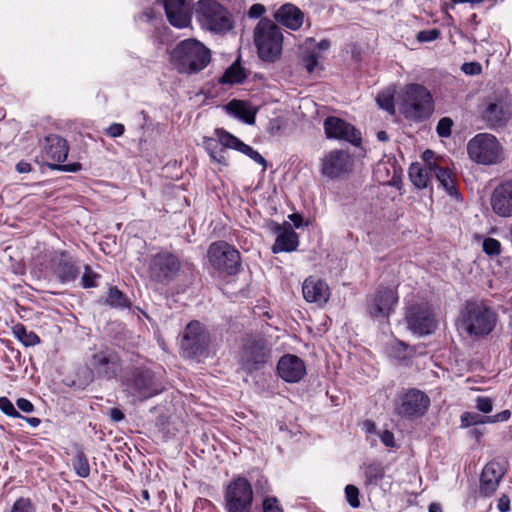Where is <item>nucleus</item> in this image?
<instances>
[{"instance_id": "6", "label": "nucleus", "mask_w": 512, "mask_h": 512, "mask_svg": "<svg viewBox=\"0 0 512 512\" xmlns=\"http://www.w3.org/2000/svg\"><path fill=\"white\" fill-rule=\"evenodd\" d=\"M469 158L484 166L496 165L503 160V147L490 133H478L467 143Z\"/></svg>"}, {"instance_id": "55", "label": "nucleus", "mask_w": 512, "mask_h": 512, "mask_svg": "<svg viewBox=\"0 0 512 512\" xmlns=\"http://www.w3.org/2000/svg\"><path fill=\"white\" fill-rule=\"evenodd\" d=\"M380 439L386 447H394L395 446L394 435L392 432H390L388 430H385L381 433Z\"/></svg>"}, {"instance_id": "30", "label": "nucleus", "mask_w": 512, "mask_h": 512, "mask_svg": "<svg viewBox=\"0 0 512 512\" xmlns=\"http://www.w3.org/2000/svg\"><path fill=\"white\" fill-rule=\"evenodd\" d=\"M430 170L433 172V175L436 177L440 186L443 187L446 193L457 202H460L462 197L456 187L455 177L452 172L448 168L441 167L436 163L430 165Z\"/></svg>"}, {"instance_id": "43", "label": "nucleus", "mask_w": 512, "mask_h": 512, "mask_svg": "<svg viewBox=\"0 0 512 512\" xmlns=\"http://www.w3.org/2000/svg\"><path fill=\"white\" fill-rule=\"evenodd\" d=\"M319 54L315 51L308 52L303 55L302 63L305 69L312 73L318 65Z\"/></svg>"}, {"instance_id": "61", "label": "nucleus", "mask_w": 512, "mask_h": 512, "mask_svg": "<svg viewBox=\"0 0 512 512\" xmlns=\"http://www.w3.org/2000/svg\"><path fill=\"white\" fill-rule=\"evenodd\" d=\"M22 418V416L20 417ZM23 419L31 426V427H38L41 423V420L36 417H23Z\"/></svg>"}, {"instance_id": "38", "label": "nucleus", "mask_w": 512, "mask_h": 512, "mask_svg": "<svg viewBox=\"0 0 512 512\" xmlns=\"http://www.w3.org/2000/svg\"><path fill=\"white\" fill-rule=\"evenodd\" d=\"M482 250L490 257L498 256L501 253V243L495 238L487 237L483 240Z\"/></svg>"}, {"instance_id": "16", "label": "nucleus", "mask_w": 512, "mask_h": 512, "mask_svg": "<svg viewBox=\"0 0 512 512\" xmlns=\"http://www.w3.org/2000/svg\"><path fill=\"white\" fill-rule=\"evenodd\" d=\"M398 302V296L392 288H379L367 299V312L374 320L387 319Z\"/></svg>"}, {"instance_id": "20", "label": "nucleus", "mask_w": 512, "mask_h": 512, "mask_svg": "<svg viewBox=\"0 0 512 512\" xmlns=\"http://www.w3.org/2000/svg\"><path fill=\"white\" fill-rule=\"evenodd\" d=\"M270 228L271 231L277 235L275 243L271 248L274 254L292 252L297 249L299 245L298 235L293 230L290 223L284 222L283 224H279L272 222Z\"/></svg>"}, {"instance_id": "42", "label": "nucleus", "mask_w": 512, "mask_h": 512, "mask_svg": "<svg viewBox=\"0 0 512 512\" xmlns=\"http://www.w3.org/2000/svg\"><path fill=\"white\" fill-rule=\"evenodd\" d=\"M453 121L449 117H443L438 121L436 131L440 137H449L452 132Z\"/></svg>"}, {"instance_id": "52", "label": "nucleus", "mask_w": 512, "mask_h": 512, "mask_svg": "<svg viewBox=\"0 0 512 512\" xmlns=\"http://www.w3.org/2000/svg\"><path fill=\"white\" fill-rule=\"evenodd\" d=\"M107 134L112 137V138H116V137H120L123 135L124 131H125V127L123 124L121 123H112L108 128H107Z\"/></svg>"}, {"instance_id": "7", "label": "nucleus", "mask_w": 512, "mask_h": 512, "mask_svg": "<svg viewBox=\"0 0 512 512\" xmlns=\"http://www.w3.org/2000/svg\"><path fill=\"white\" fill-rule=\"evenodd\" d=\"M271 348L260 335H249L242 340L239 363L247 373L259 371L269 362Z\"/></svg>"}, {"instance_id": "27", "label": "nucleus", "mask_w": 512, "mask_h": 512, "mask_svg": "<svg viewBox=\"0 0 512 512\" xmlns=\"http://www.w3.org/2000/svg\"><path fill=\"white\" fill-rule=\"evenodd\" d=\"M302 292L306 301L319 305L325 304L330 297L328 285L323 280L314 277L305 279Z\"/></svg>"}, {"instance_id": "47", "label": "nucleus", "mask_w": 512, "mask_h": 512, "mask_svg": "<svg viewBox=\"0 0 512 512\" xmlns=\"http://www.w3.org/2000/svg\"><path fill=\"white\" fill-rule=\"evenodd\" d=\"M440 37V30L437 28L422 30L417 33L416 39L419 42H432Z\"/></svg>"}, {"instance_id": "2", "label": "nucleus", "mask_w": 512, "mask_h": 512, "mask_svg": "<svg viewBox=\"0 0 512 512\" xmlns=\"http://www.w3.org/2000/svg\"><path fill=\"white\" fill-rule=\"evenodd\" d=\"M496 313L483 302L467 301L460 313V327L471 336H486L496 326Z\"/></svg>"}, {"instance_id": "24", "label": "nucleus", "mask_w": 512, "mask_h": 512, "mask_svg": "<svg viewBox=\"0 0 512 512\" xmlns=\"http://www.w3.org/2000/svg\"><path fill=\"white\" fill-rule=\"evenodd\" d=\"M54 274L61 283L74 281L79 275V269L67 252H55L51 258Z\"/></svg>"}, {"instance_id": "15", "label": "nucleus", "mask_w": 512, "mask_h": 512, "mask_svg": "<svg viewBox=\"0 0 512 512\" xmlns=\"http://www.w3.org/2000/svg\"><path fill=\"white\" fill-rule=\"evenodd\" d=\"M209 342L205 327L199 321H191L182 333L180 348L185 357L194 358L206 352Z\"/></svg>"}, {"instance_id": "49", "label": "nucleus", "mask_w": 512, "mask_h": 512, "mask_svg": "<svg viewBox=\"0 0 512 512\" xmlns=\"http://www.w3.org/2000/svg\"><path fill=\"white\" fill-rule=\"evenodd\" d=\"M476 408L482 413H489L492 411V400L487 396H478L475 399Z\"/></svg>"}, {"instance_id": "34", "label": "nucleus", "mask_w": 512, "mask_h": 512, "mask_svg": "<svg viewBox=\"0 0 512 512\" xmlns=\"http://www.w3.org/2000/svg\"><path fill=\"white\" fill-rule=\"evenodd\" d=\"M247 78L245 70L238 61L234 62L222 75L220 82L222 84L242 83Z\"/></svg>"}, {"instance_id": "8", "label": "nucleus", "mask_w": 512, "mask_h": 512, "mask_svg": "<svg viewBox=\"0 0 512 512\" xmlns=\"http://www.w3.org/2000/svg\"><path fill=\"white\" fill-rule=\"evenodd\" d=\"M194 12L197 21L206 30L227 32L233 26L227 9L215 0H199Z\"/></svg>"}, {"instance_id": "1", "label": "nucleus", "mask_w": 512, "mask_h": 512, "mask_svg": "<svg viewBox=\"0 0 512 512\" xmlns=\"http://www.w3.org/2000/svg\"><path fill=\"white\" fill-rule=\"evenodd\" d=\"M210 61V50L194 38L180 41L171 52V62L181 74H196L205 69Z\"/></svg>"}, {"instance_id": "25", "label": "nucleus", "mask_w": 512, "mask_h": 512, "mask_svg": "<svg viewBox=\"0 0 512 512\" xmlns=\"http://www.w3.org/2000/svg\"><path fill=\"white\" fill-rule=\"evenodd\" d=\"M164 9L172 26L185 28L190 25L191 12L186 0H164Z\"/></svg>"}, {"instance_id": "26", "label": "nucleus", "mask_w": 512, "mask_h": 512, "mask_svg": "<svg viewBox=\"0 0 512 512\" xmlns=\"http://www.w3.org/2000/svg\"><path fill=\"white\" fill-rule=\"evenodd\" d=\"M217 136L220 137V140L222 143L226 146H228L230 149H235L245 155H247L249 158H251L256 163L263 166V170L267 168V161L265 158L259 154L256 150H254L251 146L245 144L243 141H241L236 136L232 135L231 133L222 130L217 129L216 130Z\"/></svg>"}, {"instance_id": "62", "label": "nucleus", "mask_w": 512, "mask_h": 512, "mask_svg": "<svg viewBox=\"0 0 512 512\" xmlns=\"http://www.w3.org/2000/svg\"><path fill=\"white\" fill-rule=\"evenodd\" d=\"M290 218H291V220L293 221L294 226H295L296 228H299V227L301 226V224H302V218H301V216H300V215H298V214H292V215L290 216Z\"/></svg>"}, {"instance_id": "23", "label": "nucleus", "mask_w": 512, "mask_h": 512, "mask_svg": "<svg viewBox=\"0 0 512 512\" xmlns=\"http://www.w3.org/2000/svg\"><path fill=\"white\" fill-rule=\"evenodd\" d=\"M351 165L350 156L343 150H332L322 160L323 175L333 179L347 173Z\"/></svg>"}, {"instance_id": "45", "label": "nucleus", "mask_w": 512, "mask_h": 512, "mask_svg": "<svg viewBox=\"0 0 512 512\" xmlns=\"http://www.w3.org/2000/svg\"><path fill=\"white\" fill-rule=\"evenodd\" d=\"M100 276L95 273L89 266H85V271L83 273V276L81 278V285L83 288H91L95 287V280L98 279Z\"/></svg>"}, {"instance_id": "21", "label": "nucleus", "mask_w": 512, "mask_h": 512, "mask_svg": "<svg viewBox=\"0 0 512 512\" xmlns=\"http://www.w3.org/2000/svg\"><path fill=\"white\" fill-rule=\"evenodd\" d=\"M506 473L503 465L495 460L488 462L481 473L479 493L483 497H491L497 490Z\"/></svg>"}, {"instance_id": "64", "label": "nucleus", "mask_w": 512, "mask_h": 512, "mask_svg": "<svg viewBox=\"0 0 512 512\" xmlns=\"http://www.w3.org/2000/svg\"><path fill=\"white\" fill-rule=\"evenodd\" d=\"M429 512H442V510L438 504L432 503L429 505Z\"/></svg>"}, {"instance_id": "57", "label": "nucleus", "mask_w": 512, "mask_h": 512, "mask_svg": "<svg viewBox=\"0 0 512 512\" xmlns=\"http://www.w3.org/2000/svg\"><path fill=\"white\" fill-rule=\"evenodd\" d=\"M499 511L501 512H507L509 511L510 509V499L508 496L506 495H503L502 497L499 498L498 500V505H497Z\"/></svg>"}, {"instance_id": "56", "label": "nucleus", "mask_w": 512, "mask_h": 512, "mask_svg": "<svg viewBox=\"0 0 512 512\" xmlns=\"http://www.w3.org/2000/svg\"><path fill=\"white\" fill-rule=\"evenodd\" d=\"M265 12V7L262 4H253L249 9V16L252 18H258Z\"/></svg>"}, {"instance_id": "13", "label": "nucleus", "mask_w": 512, "mask_h": 512, "mask_svg": "<svg viewBox=\"0 0 512 512\" xmlns=\"http://www.w3.org/2000/svg\"><path fill=\"white\" fill-rule=\"evenodd\" d=\"M227 512H250L253 502V489L244 477H237L225 490Z\"/></svg>"}, {"instance_id": "63", "label": "nucleus", "mask_w": 512, "mask_h": 512, "mask_svg": "<svg viewBox=\"0 0 512 512\" xmlns=\"http://www.w3.org/2000/svg\"><path fill=\"white\" fill-rule=\"evenodd\" d=\"M232 106H237V107H240L241 110H237L236 111V114L239 116V117H243L242 116V110H243V105L241 104L240 101H236V100H233L229 103L228 107H232Z\"/></svg>"}, {"instance_id": "41", "label": "nucleus", "mask_w": 512, "mask_h": 512, "mask_svg": "<svg viewBox=\"0 0 512 512\" xmlns=\"http://www.w3.org/2000/svg\"><path fill=\"white\" fill-rule=\"evenodd\" d=\"M345 497L352 508H358L360 506L359 489L356 486L352 484L347 485L345 487Z\"/></svg>"}, {"instance_id": "39", "label": "nucleus", "mask_w": 512, "mask_h": 512, "mask_svg": "<svg viewBox=\"0 0 512 512\" xmlns=\"http://www.w3.org/2000/svg\"><path fill=\"white\" fill-rule=\"evenodd\" d=\"M379 107L391 114L395 112L394 98L391 93L383 92L376 97Z\"/></svg>"}, {"instance_id": "14", "label": "nucleus", "mask_w": 512, "mask_h": 512, "mask_svg": "<svg viewBox=\"0 0 512 512\" xmlns=\"http://www.w3.org/2000/svg\"><path fill=\"white\" fill-rule=\"evenodd\" d=\"M405 319L408 328L420 336L433 333L437 327L435 315L427 302L410 304L406 308Z\"/></svg>"}, {"instance_id": "46", "label": "nucleus", "mask_w": 512, "mask_h": 512, "mask_svg": "<svg viewBox=\"0 0 512 512\" xmlns=\"http://www.w3.org/2000/svg\"><path fill=\"white\" fill-rule=\"evenodd\" d=\"M11 512H35V509L29 498H19L13 504Z\"/></svg>"}, {"instance_id": "31", "label": "nucleus", "mask_w": 512, "mask_h": 512, "mask_svg": "<svg viewBox=\"0 0 512 512\" xmlns=\"http://www.w3.org/2000/svg\"><path fill=\"white\" fill-rule=\"evenodd\" d=\"M204 146L213 162H217L225 166L227 165L226 149L229 147L222 143L219 136L218 140L213 138L205 139Z\"/></svg>"}, {"instance_id": "44", "label": "nucleus", "mask_w": 512, "mask_h": 512, "mask_svg": "<svg viewBox=\"0 0 512 512\" xmlns=\"http://www.w3.org/2000/svg\"><path fill=\"white\" fill-rule=\"evenodd\" d=\"M0 410L7 416L20 418L21 414L14 407L13 403L7 397H0Z\"/></svg>"}, {"instance_id": "11", "label": "nucleus", "mask_w": 512, "mask_h": 512, "mask_svg": "<svg viewBox=\"0 0 512 512\" xmlns=\"http://www.w3.org/2000/svg\"><path fill=\"white\" fill-rule=\"evenodd\" d=\"M207 257L219 273L235 275L240 271V253L225 241L213 242L208 248Z\"/></svg>"}, {"instance_id": "53", "label": "nucleus", "mask_w": 512, "mask_h": 512, "mask_svg": "<svg viewBox=\"0 0 512 512\" xmlns=\"http://www.w3.org/2000/svg\"><path fill=\"white\" fill-rule=\"evenodd\" d=\"M510 416L511 412L509 410H503L496 415L486 417V419L489 423L504 422L507 421Z\"/></svg>"}, {"instance_id": "60", "label": "nucleus", "mask_w": 512, "mask_h": 512, "mask_svg": "<svg viewBox=\"0 0 512 512\" xmlns=\"http://www.w3.org/2000/svg\"><path fill=\"white\" fill-rule=\"evenodd\" d=\"M330 47H331V42L327 39H323L317 44V48L320 52L327 51Z\"/></svg>"}, {"instance_id": "22", "label": "nucleus", "mask_w": 512, "mask_h": 512, "mask_svg": "<svg viewBox=\"0 0 512 512\" xmlns=\"http://www.w3.org/2000/svg\"><path fill=\"white\" fill-rule=\"evenodd\" d=\"M278 375L288 383H297L306 374L304 361L296 355L285 354L277 363Z\"/></svg>"}, {"instance_id": "59", "label": "nucleus", "mask_w": 512, "mask_h": 512, "mask_svg": "<svg viewBox=\"0 0 512 512\" xmlns=\"http://www.w3.org/2000/svg\"><path fill=\"white\" fill-rule=\"evenodd\" d=\"M16 170L19 173H28L32 170V167L30 163L22 160L16 164Z\"/></svg>"}, {"instance_id": "50", "label": "nucleus", "mask_w": 512, "mask_h": 512, "mask_svg": "<svg viewBox=\"0 0 512 512\" xmlns=\"http://www.w3.org/2000/svg\"><path fill=\"white\" fill-rule=\"evenodd\" d=\"M51 169L53 170H58V171H62V172H78L79 170H81V164L76 162V163H69V164H60V163H57L56 164H51L49 165Z\"/></svg>"}, {"instance_id": "33", "label": "nucleus", "mask_w": 512, "mask_h": 512, "mask_svg": "<svg viewBox=\"0 0 512 512\" xmlns=\"http://www.w3.org/2000/svg\"><path fill=\"white\" fill-rule=\"evenodd\" d=\"M105 302L112 308L116 309H126L131 306L129 298L117 287L109 288Z\"/></svg>"}, {"instance_id": "40", "label": "nucleus", "mask_w": 512, "mask_h": 512, "mask_svg": "<svg viewBox=\"0 0 512 512\" xmlns=\"http://www.w3.org/2000/svg\"><path fill=\"white\" fill-rule=\"evenodd\" d=\"M487 416L480 415L476 412H465L461 416L463 426H472L477 424L489 423L486 419Z\"/></svg>"}, {"instance_id": "36", "label": "nucleus", "mask_w": 512, "mask_h": 512, "mask_svg": "<svg viewBox=\"0 0 512 512\" xmlns=\"http://www.w3.org/2000/svg\"><path fill=\"white\" fill-rule=\"evenodd\" d=\"M13 333L25 346H34L40 342L39 337L32 331H28L22 324L13 327Z\"/></svg>"}, {"instance_id": "32", "label": "nucleus", "mask_w": 512, "mask_h": 512, "mask_svg": "<svg viewBox=\"0 0 512 512\" xmlns=\"http://www.w3.org/2000/svg\"><path fill=\"white\" fill-rule=\"evenodd\" d=\"M433 163H428V167H422L420 164H411L409 168V177L411 182L418 189H424L428 186V182L430 180V174L433 172L430 170V165Z\"/></svg>"}, {"instance_id": "29", "label": "nucleus", "mask_w": 512, "mask_h": 512, "mask_svg": "<svg viewBox=\"0 0 512 512\" xmlns=\"http://www.w3.org/2000/svg\"><path fill=\"white\" fill-rule=\"evenodd\" d=\"M68 151L69 147L64 138L55 134H51L45 138L43 152L46 158L61 163L66 160Z\"/></svg>"}, {"instance_id": "28", "label": "nucleus", "mask_w": 512, "mask_h": 512, "mask_svg": "<svg viewBox=\"0 0 512 512\" xmlns=\"http://www.w3.org/2000/svg\"><path fill=\"white\" fill-rule=\"evenodd\" d=\"M275 20L281 25L291 30H298L304 20L303 12L293 4L282 5L275 13Z\"/></svg>"}, {"instance_id": "18", "label": "nucleus", "mask_w": 512, "mask_h": 512, "mask_svg": "<svg viewBox=\"0 0 512 512\" xmlns=\"http://www.w3.org/2000/svg\"><path fill=\"white\" fill-rule=\"evenodd\" d=\"M324 130L327 138L344 140L354 146L361 144V133L350 123L341 118L330 116L324 121Z\"/></svg>"}, {"instance_id": "19", "label": "nucleus", "mask_w": 512, "mask_h": 512, "mask_svg": "<svg viewBox=\"0 0 512 512\" xmlns=\"http://www.w3.org/2000/svg\"><path fill=\"white\" fill-rule=\"evenodd\" d=\"M492 211L499 217H512V177L504 178L490 197Z\"/></svg>"}, {"instance_id": "37", "label": "nucleus", "mask_w": 512, "mask_h": 512, "mask_svg": "<svg viewBox=\"0 0 512 512\" xmlns=\"http://www.w3.org/2000/svg\"><path fill=\"white\" fill-rule=\"evenodd\" d=\"M73 468L76 474L81 478H87L90 475V466L87 456L83 451H78L72 460Z\"/></svg>"}, {"instance_id": "48", "label": "nucleus", "mask_w": 512, "mask_h": 512, "mask_svg": "<svg viewBox=\"0 0 512 512\" xmlns=\"http://www.w3.org/2000/svg\"><path fill=\"white\" fill-rule=\"evenodd\" d=\"M263 512H283L282 507L276 497H266L263 500Z\"/></svg>"}, {"instance_id": "9", "label": "nucleus", "mask_w": 512, "mask_h": 512, "mask_svg": "<svg viewBox=\"0 0 512 512\" xmlns=\"http://www.w3.org/2000/svg\"><path fill=\"white\" fill-rule=\"evenodd\" d=\"M121 383L125 391L140 401L149 399L162 391L161 384L148 368H134L130 376L121 379Z\"/></svg>"}, {"instance_id": "58", "label": "nucleus", "mask_w": 512, "mask_h": 512, "mask_svg": "<svg viewBox=\"0 0 512 512\" xmlns=\"http://www.w3.org/2000/svg\"><path fill=\"white\" fill-rule=\"evenodd\" d=\"M110 420L113 422H120L124 419V413L118 408H112L109 411Z\"/></svg>"}, {"instance_id": "35", "label": "nucleus", "mask_w": 512, "mask_h": 512, "mask_svg": "<svg viewBox=\"0 0 512 512\" xmlns=\"http://www.w3.org/2000/svg\"><path fill=\"white\" fill-rule=\"evenodd\" d=\"M365 484L366 485H378L384 478L385 471L384 467L379 462H374L366 466L365 471Z\"/></svg>"}, {"instance_id": "12", "label": "nucleus", "mask_w": 512, "mask_h": 512, "mask_svg": "<svg viewBox=\"0 0 512 512\" xmlns=\"http://www.w3.org/2000/svg\"><path fill=\"white\" fill-rule=\"evenodd\" d=\"M430 406L429 396L416 388L402 390L395 401V414L405 419L425 415Z\"/></svg>"}, {"instance_id": "51", "label": "nucleus", "mask_w": 512, "mask_h": 512, "mask_svg": "<svg viewBox=\"0 0 512 512\" xmlns=\"http://www.w3.org/2000/svg\"><path fill=\"white\" fill-rule=\"evenodd\" d=\"M461 70L466 75H479L482 72V66L478 62H466L462 64Z\"/></svg>"}, {"instance_id": "17", "label": "nucleus", "mask_w": 512, "mask_h": 512, "mask_svg": "<svg viewBox=\"0 0 512 512\" xmlns=\"http://www.w3.org/2000/svg\"><path fill=\"white\" fill-rule=\"evenodd\" d=\"M512 111L509 102L503 97L493 95L486 99L482 117L489 127H503L511 119Z\"/></svg>"}, {"instance_id": "3", "label": "nucleus", "mask_w": 512, "mask_h": 512, "mask_svg": "<svg viewBox=\"0 0 512 512\" xmlns=\"http://www.w3.org/2000/svg\"><path fill=\"white\" fill-rule=\"evenodd\" d=\"M401 113L408 120L423 121L434 111V101L430 91L421 84L411 83L402 92Z\"/></svg>"}, {"instance_id": "5", "label": "nucleus", "mask_w": 512, "mask_h": 512, "mask_svg": "<svg viewBox=\"0 0 512 512\" xmlns=\"http://www.w3.org/2000/svg\"><path fill=\"white\" fill-rule=\"evenodd\" d=\"M254 41L259 57L265 62H274L282 51L283 35L273 21L263 18L254 30Z\"/></svg>"}, {"instance_id": "54", "label": "nucleus", "mask_w": 512, "mask_h": 512, "mask_svg": "<svg viewBox=\"0 0 512 512\" xmlns=\"http://www.w3.org/2000/svg\"><path fill=\"white\" fill-rule=\"evenodd\" d=\"M16 405L21 411L25 413H31L34 410L33 404L25 398H19L16 401Z\"/></svg>"}, {"instance_id": "10", "label": "nucleus", "mask_w": 512, "mask_h": 512, "mask_svg": "<svg viewBox=\"0 0 512 512\" xmlns=\"http://www.w3.org/2000/svg\"><path fill=\"white\" fill-rule=\"evenodd\" d=\"M180 269V259L169 251H160L152 255L148 262L149 279L161 285H168L174 281Z\"/></svg>"}, {"instance_id": "4", "label": "nucleus", "mask_w": 512, "mask_h": 512, "mask_svg": "<svg viewBox=\"0 0 512 512\" xmlns=\"http://www.w3.org/2000/svg\"><path fill=\"white\" fill-rule=\"evenodd\" d=\"M122 366L119 353L107 345L92 349L86 362V367L94 378L106 381L117 378Z\"/></svg>"}]
</instances>
